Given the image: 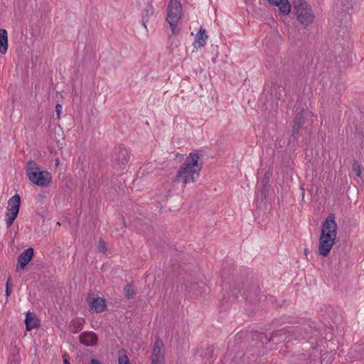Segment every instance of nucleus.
I'll list each match as a JSON object with an SVG mask.
<instances>
[{
    "label": "nucleus",
    "instance_id": "1",
    "mask_svg": "<svg viewBox=\"0 0 364 364\" xmlns=\"http://www.w3.org/2000/svg\"><path fill=\"white\" fill-rule=\"evenodd\" d=\"M200 151L195 150L189 154L176 173V181L186 184L194 182L199 176L203 165Z\"/></svg>",
    "mask_w": 364,
    "mask_h": 364
},
{
    "label": "nucleus",
    "instance_id": "2",
    "mask_svg": "<svg viewBox=\"0 0 364 364\" xmlns=\"http://www.w3.org/2000/svg\"><path fill=\"white\" fill-rule=\"evenodd\" d=\"M337 230L338 225L335 221V215L330 213L321 227L318 243V253L320 255L323 257L328 255L336 242Z\"/></svg>",
    "mask_w": 364,
    "mask_h": 364
},
{
    "label": "nucleus",
    "instance_id": "3",
    "mask_svg": "<svg viewBox=\"0 0 364 364\" xmlns=\"http://www.w3.org/2000/svg\"><path fill=\"white\" fill-rule=\"evenodd\" d=\"M26 172L33 183L41 187H48L51 183V175L47 171H41L39 165L34 161L30 160L26 163Z\"/></svg>",
    "mask_w": 364,
    "mask_h": 364
},
{
    "label": "nucleus",
    "instance_id": "4",
    "mask_svg": "<svg viewBox=\"0 0 364 364\" xmlns=\"http://www.w3.org/2000/svg\"><path fill=\"white\" fill-rule=\"evenodd\" d=\"M294 12L297 20L304 27L314 21V15L311 6L304 0H294L293 1Z\"/></svg>",
    "mask_w": 364,
    "mask_h": 364
},
{
    "label": "nucleus",
    "instance_id": "5",
    "mask_svg": "<svg viewBox=\"0 0 364 364\" xmlns=\"http://www.w3.org/2000/svg\"><path fill=\"white\" fill-rule=\"evenodd\" d=\"M21 206V197L18 194L12 196L8 201V212L6 214V223L8 228L11 226L18 216Z\"/></svg>",
    "mask_w": 364,
    "mask_h": 364
},
{
    "label": "nucleus",
    "instance_id": "6",
    "mask_svg": "<svg viewBox=\"0 0 364 364\" xmlns=\"http://www.w3.org/2000/svg\"><path fill=\"white\" fill-rule=\"evenodd\" d=\"M112 162L120 168H124L129 161L128 150L123 146L115 147L112 155Z\"/></svg>",
    "mask_w": 364,
    "mask_h": 364
},
{
    "label": "nucleus",
    "instance_id": "7",
    "mask_svg": "<svg viewBox=\"0 0 364 364\" xmlns=\"http://www.w3.org/2000/svg\"><path fill=\"white\" fill-rule=\"evenodd\" d=\"M182 16V8L180 1L171 0L167 7L166 21L178 22Z\"/></svg>",
    "mask_w": 364,
    "mask_h": 364
},
{
    "label": "nucleus",
    "instance_id": "8",
    "mask_svg": "<svg viewBox=\"0 0 364 364\" xmlns=\"http://www.w3.org/2000/svg\"><path fill=\"white\" fill-rule=\"evenodd\" d=\"M313 329L309 326L308 328L301 326L289 327V340H301L311 338L313 336Z\"/></svg>",
    "mask_w": 364,
    "mask_h": 364
},
{
    "label": "nucleus",
    "instance_id": "9",
    "mask_svg": "<svg viewBox=\"0 0 364 364\" xmlns=\"http://www.w3.org/2000/svg\"><path fill=\"white\" fill-rule=\"evenodd\" d=\"M87 302L90 306V313H102L106 309L105 300L101 297L95 298L92 294H89L87 296Z\"/></svg>",
    "mask_w": 364,
    "mask_h": 364
},
{
    "label": "nucleus",
    "instance_id": "10",
    "mask_svg": "<svg viewBox=\"0 0 364 364\" xmlns=\"http://www.w3.org/2000/svg\"><path fill=\"white\" fill-rule=\"evenodd\" d=\"M290 338L289 327H287L272 332L271 337L268 339V341L272 342L274 344H278L282 342L290 341Z\"/></svg>",
    "mask_w": 364,
    "mask_h": 364
},
{
    "label": "nucleus",
    "instance_id": "11",
    "mask_svg": "<svg viewBox=\"0 0 364 364\" xmlns=\"http://www.w3.org/2000/svg\"><path fill=\"white\" fill-rule=\"evenodd\" d=\"M33 249L28 247L21 253L17 258L16 271L23 269L33 257Z\"/></svg>",
    "mask_w": 364,
    "mask_h": 364
},
{
    "label": "nucleus",
    "instance_id": "12",
    "mask_svg": "<svg viewBox=\"0 0 364 364\" xmlns=\"http://www.w3.org/2000/svg\"><path fill=\"white\" fill-rule=\"evenodd\" d=\"M97 336L92 331H85L79 336L80 342L86 346H94L97 342Z\"/></svg>",
    "mask_w": 364,
    "mask_h": 364
},
{
    "label": "nucleus",
    "instance_id": "13",
    "mask_svg": "<svg viewBox=\"0 0 364 364\" xmlns=\"http://www.w3.org/2000/svg\"><path fill=\"white\" fill-rule=\"evenodd\" d=\"M164 342L159 338H156L154 341L151 360H160L163 358L162 349L164 348Z\"/></svg>",
    "mask_w": 364,
    "mask_h": 364
},
{
    "label": "nucleus",
    "instance_id": "14",
    "mask_svg": "<svg viewBox=\"0 0 364 364\" xmlns=\"http://www.w3.org/2000/svg\"><path fill=\"white\" fill-rule=\"evenodd\" d=\"M259 293V288L257 285L254 284L251 286L249 289H246L243 294L242 296L245 297V299L250 302L255 301Z\"/></svg>",
    "mask_w": 364,
    "mask_h": 364
},
{
    "label": "nucleus",
    "instance_id": "15",
    "mask_svg": "<svg viewBox=\"0 0 364 364\" xmlns=\"http://www.w3.org/2000/svg\"><path fill=\"white\" fill-rule=\"evenodd\" d=\"M269 3L279 7V11L284 14H289L291 11V5L288 0H268Z\"/></svg>",
    "mask_w": 364,
    "mask_h": 364
},
{
    "label": "nucleus",
    "instance_id": "16",
    "mask_svg": "<svg viewBox=\"0 0 364 364\" xmlns=\"http://www.w3.org/2000/svg\"><path fill=\"white\" fill-rule=\"evenodd\" d=\"M25 323L27 331H31L39 326L38 321L36 315L33 313L28 312L26 314Z\"/></svg>",
    "mask_w": 364,
    "mask_h": 364
},
{
    "label": "nucleus",
    "instance_id": "17",
    "mask_svg": "<svg viewBox=\"0 0 364 364\" xmlns=\"http://www.w3.org/2000/svg\"><path fill=\"white\" fill-rule=\"evenodd\" d=\"M207 38L208 36L205 33V30L200 28L196 34V40L193 43L194 47L196 48L203 47L206 43Z\"/></svg>",
    "mask_w": 364,
    "mask_h": 364
},
{
    "label": "nucleus",
    "instance_id": "18",
    "mask_svg": "<svg viewBox=\"0 0 364 364\" xmlns=\"http://www.w3.org/2000/svg\"><path fill=\"white\" fill-rule=\"evenodd\" d=\"M8 50V34L6 29L0 28V53L5 54Z\"/></svg>",
    "mask_w": 364,
    "mask_h": 364
},
{
    "label": "nucleus",
    "instance_id": "19",
    "mask_svg": "<svg viewBox=\"0 0 364 364\" xmlns=\"http://www.w3.org/2000/svg\"><path fill=\"white\" fill-rule=\"evenodd\" d=\"M85 323V319L82 318H75L73 319L69 325L70 331L74 333L78 332L82 329Z\"/></svg>",
    "mask_w": 364,
    "mask_h": 364
},
{
    "label": "nucleus",
    "instance_id": "20",
    "mask_svg": "<svg viewBox=\"0 0 364 364\" xmlns=\"http://www.w3.org/2000/svg\"><path fill=\"white\" fill-rule=\"evenodd\" d=\"M302 127L294 125L292 126L291 136L289 139L288 146L291 147H294L295 146L296 141L298 139L300 129Z\"/></svg>",
    "mask_w": 364,
    "mask_h": 364
},
{
    "label": "nucleus",
    "instance_id": "21",
    "mask_svg": "<svg viewBox=\"0 0 364 364\" xmlns=\"http://www.w3.org/2000/svg\"><path fill=\"white\" fill-rule=\"evenodd\" d=\"M154 14V7L151 4H149L142 13L141 22L145 28L149 17Z\"/></svg>",
    "mask_w": 364,
    "mask_h": 364
},
{
    "label": "nucleus",
    "instance_id": "22",
    "mask_svg": "<svg viewBox=\"0 0 364 364\" xmlns=\"http://www.w3.org/2000/svg\"><path fill=\"white\" fill-rule=\"evenodd\" d=\"M124 296L126 299H132L136 294V291L133 288L131 284H127L123 289Z\"/></svg>",
    "mask_w": 364,
    "mask_h": 364
},
{
    "label": "nucleus",
    "instance_id": "23",
    "mask_svg": "<svg viewBox=\"0 0 364 364\" xmlns=\"http://www.w3.org/2000/svg\"><path fill=\"white\" fill-rule=\"evenodd\" d=\"M304 109L303 108H301L299 112H296V114L294 118V120H293L294 125H296V126H299V127L303 126V124L304 123Z\"/></svg>",
    "mask_w": 364,
    "mask_h": 364
},
{
    "label": "nucleus",
    "instance_id": "24",
    "mask_svg": "<svg viewBox=\"0 0 364 364\" xmlns=\"http://www.w3.org/2000/svg\"><path fill=\"white\" fill-rule=\"evenodd\" d=\"M261 185H262V188L259 190V191L258 192V194H259L260 197L262 199H265L268 195L269 189H268L267 185L266 183H264V180H262Z\"/></svg>",
    "mask_w": 364,
    "mask_h": 364
},
{
    "label": "nucleus",
    "instance_id": "25",
    "mask_svg": "<svg viewBox=\"0 0 364 364\" xmlns=\"http://www.w3.org/2000/svg\"><path fill=\"white\" fill-rule=\"evenodd\" d=\"M168 23L170 28L171 29V33L173 36H177L180 32V28L177 26L178 22H172V21H167Z\"/></svg>",
    "mask_w": 364,
    "mask_h": 364
},
{
    "label": "nucleus",
    "instance_id": "26",
    "mask_svg": "<svg viewBox=\"0 0 364 364\" xmlns=\"http://www.w3.org/2000/svg\"><path fill=\"white\" fill-rule=\"evenodd\" d=\"M122 350L119 351V364H129V359Z\"/></svg>",
    "mask_w": 364,
    "mask_h": 364
},
{
    "label": "nucleus",
    "instance_id": "27",
    "mask_svg": "<svg viewBox=\"0 0 364 364\" xmlns=\"http://www.w3.org/2000/svg\"><path fill=\"white\" fill-rule=\"evenodd\" d=\"M100 252L105 253L107 250V244L106 242L100 238L99 240V246H98Z\"/></svg>",
    "mask_w": 364,
    "mask_h": 364
},
{
    "label": "nucleus",
    "instance_id": "28",
    "mask_svg": "<svg viewBox=\"0 0 364 364\" xmlns=\"http://www.w3.org/2000/svg\"><path fill=\"white\" fill-rule=\"evenodd\" d=\"M11 278L9 277L7 279L6 284V297H9L11 294Z\"/></svg>",
    "mask_w": 364,
    "mask_h": 364
},
{
    "label": "nucleus",
    "instance_id": "29",
    "mask_svg": "<svg viewBox=\"0 0 364 364\" xmlns=\"http://www.w3.org/2000/svg\"><path fill=\"white\" fill-rule=\"evenodd\" d=\"M353 169L354 171L357 172V176H360V168L358 162H354L353 164Z\"/></svg>",
    "mask_w": 364,
    "mask_h": 364
},
{
    "label": "nucleus",
    "instance_id": "30",
    "mask_svg": "<svg viewBox=\"0 0 364 364\" xmlns=\"http://www.w3.org/2000/svg\"><path fill=\"white\" fill-rule=\"evenodd\" d=\"M62 109H63V107L60 104H57L55 105V112H56V114H57V117L58 119H60Z\"/></svg>",
    "mask_w": 364,
    "mask_h": 364
},
{
    "label": "nucleus",
    "instance_id": "31",
    "mask_svg": "<svg viewBox=\"0 0 364 364\" xmlns=\"http://www.w3.org/2000/svg\"><path fill=\"white\" fill-rule=\"evenodd\" d=\"M351 2H352V0H348L347 4L343 5V9L345 11H347L349 9H351L352 8Z\"/></svg>",
    "mask_w": 364,
    "mask_h": 364
},
{
    "label": "nucleus",
    "instance_id": "32",
    "mask_svg": "<svg viewBox=\"0 0 364 364\" xmlns=\"http://www.w3.org/2000/svg\"><path fill=\"white\" fill-rule=\"evenodd\" d=\"M196 286H198V284H195L193 285V287H192L191 285V286H188V284H186V289L187 290H188L189 291H194V290H196Z\"/></svg>",
    "mask_w": 364,
    "mask_h": 364
},
{
    "label": "nucleus",
    "instance_id": "33",
    "mask_svg": "<svg viewBox=\"0 0 364 364\" xmlns=\"http://www.w3.org/2000/svg\"><path fill=\"white\" fill-rule=\"evenodd\" d=\"M63 364H70L69 361V357L67 355H63Z\"/></svg>",
    "mask_w": 364,
    "mask_h": 364
},
{
    "label": "nucleus",
    "instance_id": "34",
    "mask_svg": "<svg viewBox=\"0 0 364 364\" xmlns=\"http://www.w3.org/2000/svg\"><path fill=\"white\" fill-rule=\"evenodd\" d=\"M262 180H264V183L267 185V183L269 181V176L267 173L264 174V178Z\"/></svg>",
    "mask_w": 364,
    "mask_h": 364
},
{
    "label": "nucleus",
    "instance_id": "35",
    "mask_svg": "<svg viewBox=\"0 0 364 364\" xmlns=\"http://www.w3.org/2000/svg\"><path fill=\"white\" fill-rule=\"evenodd\" d=\"M279 88H280V86L278 85L277 84L274 83V84H272L271 90H272V92H273L274 90H277V89H279Z\"/></svg>",
    "mask_w": 364,
    "mask_h": 364
},
{
    "label": "nucleus",
    "instance_id": "36",
    "mask_svg": "<svg viewBox=\"0 0 364 364\" xmlns=\"http://www.w3.org/2000/svg\"><path fill=\"white\" fill-rule=\"evenodd\" d=\"M90 364H102L101 362L97 359H92Z\"/></svg>",
    "mask_w": 364,
    "mask_h": 364
},
{
    "label": "nucleus",
    "instance_id": "37",
    "mask_svg": "<svg viewBox=\"0 0 364 364\" xmlns=\"http://www.w3.org/2000/svg\"><path fill=\"white\" fill-rule=\"evenodd\" d=\"M160 360H151V364H159Z\"/></svg>",
    "mask_w": 364,
    "mask_h": 364
},
{
    "label": "nucleus",
    "instance_id": "38",
    "mask_svg": "<svg viewBox=\"0 0 364 364\" xmlns=\"http://www.w3.org/2000/svg\"><path fill=\"white\" fill-rule=\"evenodd\" d=\"M281 96H282V94H281V92H279V95H278V96H277V100H279V99H280V97H281Z\"/></svg>",
    "mask_w": 364,
    "mask_h": 364
},
{
    "label": "nucleus",
    "instance_id": "39",
    "mask_svg": "<svg viewBox=\"0 0 364 364\" xmlns=\"http://www.w3.org/2000/svg\"><path fill=\"white\" fill-rule=\"evenodd\" d=\"M304 252H305V254L306 255V253H307V249H304Z\"/></svg>",
    "mask_w": 364,
    "mask_h": 364
}]
</instances>
